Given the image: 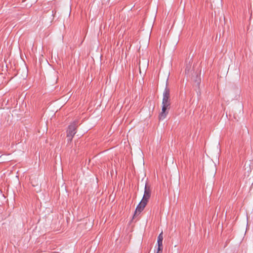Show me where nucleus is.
Segmentation results:
<instances>
[{
	"instance_id": "obj_6",
	"label": "nucleus",
	"mask_w": 253,
	"mask_h": 253,
	"mask_svg": "<svg viewBox=\"0 0 253 253\" xmlns=\"http://www.w3.org/2000/svg\"><path fill=\"white\" fill-rule=\"evenodd\" d=\"M73 137V136L67 135V141L68 143L71 142Z\"/></svg>"
},
{
	"instance_id": "obj_8",
	"label": "nucleus",
	"mask_w": 253,
	"mask_h": 253,
	"mask_svg": "<svg viewBox=\"0 0 253 253\" xmlns=\"http://www.w3.org/2000/svg\"><path fill=\"white\" fill-rule=\"evenodd\" d=\"M190 69V67L189 66L187 65L185 68V73H188L189 72Z\"/></svg>"
},
{
	"instance_id": "obj_7",
	"label": "nucleus",
	"mask_w": 253,
	"mask_h": 253,
	"mask_svg": "<svg viewBox=\"0 0 253 253\" xmlns=\"http://www.w3.org/2000/svg\"><path fill=\"white\" fill-rule=\"evenodd\" d=\"M163 233L162 232L161 233H160L159 235V236L158 237L157 241H163Z\"/></svg>"
},
{
	"instance_id": "obj_3",
	"label": "nucleus",
	"mask_w": 253,
	"mask_h": 253,
	"mask_svg": "<svg viewBox=\"0 0 253 253\" xmlns=\"http://www.w3.org/2000/svg\"><path fill=\"white\" fill-rule=\"evenodd\" d=\"M151 190L150 187L148 185L147 183H146L145 186L144 195L141 200L146 203H148V200L149 199L151 196Z\"/></svg>"
},
{
	"instance_id": "obj_4",
	"label": "nucleus",
	"mask_w": 253,
	"mask_h": 253,
	"mask_svg": "<svg viewBox=\"0 0 253 253\" xmlns=\"http://www.w3.org/2000/svg\"><path fill=\"white\" fill-rule=\"evenodd\" d=\"M147 204V203L141 200L135 209L134 216H136L137 213L139 214L144 210Z\"/></svg>"
},
{
	"instance_id": "obj_1",
	"label": "nucleus",
	"mask_w": 253,
	"mask_h": 253,
	"mask_svg": "<svg viewBox=\"0 0 253 253\" xmlns=\"http://www.w3.org/2000/svg\"><path fill=\"white\" fill-rule=\"evenodd\" d=\"M170 105V90L166 86L163 93L162 112L159 116L160 120H163L166 118L168 113V112L166 111L169 108Z\"/></svg>"
},
{
	"instance_id": "obj_2",
	"label": "nucleus",
	"mask_w": 253,
	"mask_h": 253,
	"mask_svg": "<svg viewBox=\"0 0 253 253\" xmlns=\"http://www.w3.org/2000/svg\"><path fill=\"white\" fill-rule=\"evenodd\" d=\"M78 122L75 121L71 123L68 126L66 132L67 135L73 136L77 133Z\"/></svg>"
},
{
	"instance_id": "obj_5",
	"label": "nucleus",
	"mask_w": 253,
	"mask_h": 253,
	"mask_svg": "<svg viewBox=\"0 0 253 253\" xmlns=\"http://www.w3.org/2000/svg\"><path fill=\"white\" fill-rule=\"evenodd\" d=\"M158 249L157 253H162L163 251V241H157Z\"/></svg>"
}]
</instances>
